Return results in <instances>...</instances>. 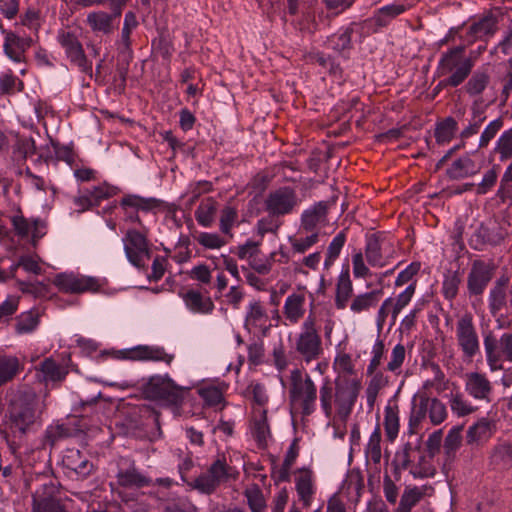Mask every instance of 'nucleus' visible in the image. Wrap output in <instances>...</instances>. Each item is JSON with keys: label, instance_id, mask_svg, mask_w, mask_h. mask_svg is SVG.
Here are the masks:
<instances>
[{"label": "nucleus", "instance_id": "obj_33", "mask_svg": "<svg viewBox=\"0 0 512 512\" xmlns=\"http://www.w3.org/2000/svg\"><path fill=\"white\" fill-rule=\"evenodd\" d=\"M64 463L67 468L73 470L80 477H87L93 469V464L79 450H68L64 457Z\"/></svg>", "mask_w": 512, "mask_h": 512}, {"label": "nucleus", "instance_id": "obj_23", "mask_svg": "<svg viewBox=\"0 0 512 512\" xmlns=\"http://www.w3.org/2000/svg\"><path fill=\"white\" fill-rule=\"evenodd\" d=\"M185 307L194 314H210L214 310V303L210 296L199 290L189 289L180 294Z\"/></svg>", "mask_w": 512, "mask_h": 512}, {"label": "nucleus", "instance_id": "obj_52", "mask_svg": "<svg viewBox=\"0 0 512 512\" xmlns=\"http://www.w3.org/2000/svg\"><path fill=\"white\" fill-rule=\"evenodd\" d=\"M499 166L494 165L482 176L481 181L476 185V194L485 195L492 190L497 183Z\"/></svg>", "mask_w": 512, "mask_h": 512}, {"label": "nucleus", "instance_id": "obj_51", "mask_svg": "<svg viewBox=\"0 0 512 512\" xmlns=\"http://www.w3.org/2000/svg\"><path fill=\"white\" fill-rule=\"evenodd\" d=\"M489 83V75L486 72H475L465 85L466 92L470 96L481 94Z\"/></svg>", "mask_w": 512, "mask_h": 512}, {"label": "nucleus", "instance_id": "obj_41", "mask_svg": "<svg viewBox=\"0 0 512 512\" xmlns=\"http://www.w3.org/2000/svg\"><path fill=\"white\" fill-rule=\"evenodd\" d=\"M20 371L17 357L0 353V386L14 379Z\"/></svg>", "mask_w": 512, "mask_h": 512}, {"label": "nucleus", "instance_id": "obj_38", "mask_svg": "<svg viewBox=\"0 0 512 512\" xmlns=\"http://www.w3.org/2000/svg\"><path fill=\"white\" fill-rule=\"evenodd\" d=\"M40 323V313L36 309L20 313L16 317L15 332L19 335L30 334L34 332Z\"/></svg>", "mask_w": 512, "mask_h": 512}, {"label": "nucleus", "instance_id": "obj_10", "mask_svg": "<svg viewBox=\"0 0 512 512\" xmlns=\"http://www.w3.org/2000/svg\"><path fill=\"white\" fill-rule=\"evenodd\" d=\"M456 339L463 356L472 359L480 351L479 338L471 314H464L456 323Z\"/></svg>", "mask_w": 512, "mask_h": 512}, {"label": "nucleus", "instance_id": "obj_48", "mask_svg": "<svg viewBox=\"0 0 512 512\" xmlns=\"http://www.w3.org/2000/svg\"><path fill=\"white\" fill-rule=\"evenodd\" d=\"M494 153L499 155L500 161H506L512 157V128L505 130L497 139Z\"/></svg>", "mask_w": 512, "mask_h": 512}, {"label": "nucleus", "instance_id": "obj_53", "mask_svg": "<svg viewBox=\"0 0 512 512\" xmlns=\"http://www.w3.org/2000/svg\"><path fill=\"white\" fill-rule=\"evenodd\" d=\"M196 241L205 249L217 250L227 244V241L218 233L200 232L196 236Z\"/></svg>", "mask_w": 512, "mask_h": 512}, {"label": "nucleus", "instance_id": "obj_45", "mask_svg": "<svg viewBox=\"0 0 512 512\" xmlns=\"http://www.w3.org/2000/svg\"><path fill=\"white\" fill-rule=\"evenodd\" d=\"M307 233L306 235L300 233L297 237L290 236L288 238L293 252L303 254L319 241V233L317 231Z\"/></svg>", "mask_w": 512, "mask_h": 512}, {"label": "nucleus", "instance_id": "obj_29", "mask_svg": "<svg viewBox=\"0 0 512 512\" xmlns=\"http://www.w3.org/2000/svg\"><path fill=\"white\" fill-rule=\"evenodd\" d=\"M68 370L51 358L45 359L37 368V376L44 382L61 381L67 375Z\"/></svg>", "mask_w": 512, "mask_h": 512}, {"label": "nucleus", "instance_id": "obj_40", "mask_svg": "<svg viewBox=\"0 0 512 512\" xmlns=\"http://www.w3.org/2000/svg\"><path fill=\"white\" fill-rule=\"evenodd\" d=\"M3 34L5 35L3 47L6 55L14 62H21L25 49L24 40L6 30Z\"/></svg>", "mask_w": 512, "mask_h": 512}, {"label": "nucleus", "instance_id": "obj_12", "mask_svg": "<svg viewBox=\"0 0 512 512\" xmlns=\"http://www.w3.org/2000/svg\"><path fill=\"white\" fill-rule=\"evenodd\" d=\"M122 243L127 260L133 266L141 267L150 253L147 237L135 229H130L122 238Z\"/></svg>", "mask_w": 512, "mask_h": 512}, {"label": "nucleus", "instance_id": "obj_24", "mask_svg": "<svg viewBox=\"0 0 512 512\" xmlns=\"http://www.w3.org/2000/svg\"><path fill=\"white\" fill-rule=\"evenodd\" d=\"M118 15L119 13L110 14L104 11H93L88 13L86 22L94 33L107 35L118 27Z\"/></svg>", "mask_w": 512, "mask_h": 512}, {"label": "nucleus", "instance_id": "obj_28", "mask_svg": "<svg viewBox=\"0 0 512 512\" xmlns=\"http://www.w3.org/2000/svg\"><path fill=\"white\" fill-rule=\"evenodd\" d=\"M491 271L484 263H475L469 273L468 287L471 293L480 294L491 279Z\"/></svg>", "mask_w": 512, "mask_h": 512}, {"label": "nucleus", "instance_id": "obj_27", "mask_svg": "<svg viewBox=\"0 0 512 512\" xmlns=\"http://www.w3.org/2000/svg\"><path fill=\"white\" fill-rule=\"evenodd\" d=\"M466 391L477 400H487L491 393V383L482 374L474 372L466 376Z\"/></svg>", "mask_w": 512, "mask_h": 512}, {"label": "nucleus", "instance_id": "obj_47", "mask_svg": "<svg viewBox=\"0 0 512 512\" xmlns=\"http://www.w3.org/2000/svg\"><path fill=\"white\" fill-rule=\"evenodd\" d=\"M457 122L448 117L441 123H439L435 130V138L438 144H446L449 143L454 137L457 131Z\"/></svg>", "mask_w": 512, "mask_h": 512}, {"label": "nucleus", "instance_id": "obj_59", "mask_svg": "<svg viewBox=\"0 0 512 512\" xmlns=\"http://www.w3.org/2000/svg\"><path fill=\"white\" fill-rule=\"evenodd\" d=\"M352 271L355 278H367L371 276V271L365 263L364 255L361 251H357L352 255Z\"/></svg>", "mask_w": 512, "mask_h": 512}, {"label": "nucleus", "instance_id": "obj_60", "mask_svg": "<svg viewBox=\"0 0 512 512\" xmlns=\"http://www.w3.org/2000/svg\"><path fill=\"white\" fill-rule=\"evenodd\" d=\"M503 126L500 118L494 119L485 127L479 139V147H486L490 141L496 136Z\"/></svg>", "mask_w": 512, "mask_h": 512}, {"label": "nucleus", "instance_id": "obj_61", "mask_svg": "<svg viewBox=\"0 0 512 512\" xmlns=\"http://www.w3.org/2000/svg\"><path fill=\"white\" fill-rule=\"evenodd\" d=\"M93 201L97 205L101 200L112 197L117 194V188L107 183H102L87 190Z\"/></svg>", "mask_w": 512, "mask_h": 512}, {"label": "nucleus", "instance_id": "obj_44", "mask_svg": "<svg viewBox=\"0 0 512 512\" xmlns=\"http://www.w3.org/2000/svg\"><path fill=\"white\" fill-rule=\"evenodd\" d=\"M496 29L495 20L491 17H486L478 22L473 23L469 28L471 40L484 39L491 36Z\"/></svg>", "mask_w": 512, "mask_h": 512}, {"label": "nucleus", "instance_id": "obj_58", "mask_svg": "<svg viewBox=\"0 0 512 512\" xmlns=\"http://www.w3.org/2000/svg\"><path fill=\"white\" fill-rule=\"evenodd\" d=\"M449 404L453 414L458 417L469 415L474 411L473 406L468 403L459 393L452 395L449 400Z\"/></svg>", "mask_w": 512, "mask_h": 512}, {"label": "nucleus", "instance_id": "obj_20", "mask_svg": "<svg viewBox=\"0 0 512 512\" xmlns=\"http://www.w3.org/2000/svg\"><path fill=\"white\" fill-rule=\"evenodd\" d=\"M294 482L299 500L302 502L304 507H309L316 492L313 472L309 469L298 470L295 475Z\"/></svg>", "mask_w": 512, "mask_h": 512}, {"label": "nucleus", "instance_id": "obj_6", "mask_svg": "<svg viewBox=\"0 0 512 512\" xmlns=\"http://www.w3.org/2000/svg\"><path fill=\"white\" fill-rule=\"evenodd\" d=\"M295 349L306 363L318 359L323 353L321 336L316 328L315 318L311 315L301 325L295 340Z\"/></svg>", "mask_w": 512, "mask_h": 512}, {"label": "nucleus", "instance_id": "obj_3", "mask_svg": "<svg viewBox=\"0 0 512 512\" xmlns=\"http://www.w3.org/2000/svg\"><path fill=\"white\" fill-rule=\"evenodd\" d=\"M447 417V407L440 399L431 397L424 391H417L411 399L408 432L416 434L425 421L433 426L441 425Z\"/></svg>", "mask_w": 512, "mask_h": 512}, {"label": "nucleus", "instance_id": "obj_37", "mask_svg": "<svg viewBox=\"0 0 512 512\" xmlns=\"http://www.w3.org/2000/svg\"><path fill=\"white\" fill-rule=\"evenodd\" d=\"M175 385L170 377L155 375L152 376L146 387L147 393L154 398H166L174 390Z\"/></svg>", "mask_w": 512, "mask_h": 512}, {"label": "nucleus", "instance_id": "obj_5", "mask_svg": "<svg viewBox=\"0 0 512 512\" xmlns=\"http://www.w3.org/2000/svg\"><path fill=\"white\" fill-rule=\"evenodd\" d=\"M317 386L309 375L304 378L300 370L291 372L290 400L304 416H309L317 408Z\"/></svg>", "mask_w": 512, "mask_h": 512}, {"label": "nucleus", "instance_id": "obj_31", "mask_svg": "<svg viewBox=\"0 0 512 512\" xmlns=\"http://www.w3.org/2000/svg\"><path fill=\"white\" fill-rule=\"evenodd\" d=\"M226 388L224 383L206 382L198 387L197 392L206 405L217 406L222 403Z\"/></svg>", "mask_w": 512, "mask_h": 512}, {"label": "nucleus", "instance_id": "obj_62", "mask_svg": "<svg viewBox=\"0 0 512 512\" xmlns=\"http://www.w3.org/2000/svg\"><path fill=\"white\" fill-rule=\"evenodd\" d=\"M384 352V342L382 339H380V337H377L371 349V359L367 368L368 372L372 373L375 369L379 367L384 356Z\"/></svg>", "mask_w": 512, "mask_h": 512}, {"label": "nucleus", "instance_id": "obj_22", "mask_svg": "<svg viewBox=\"0 0 512 512\" xmlns=\"http://www.w3.org/2000/svg\"><path fill=\"white\" fill-rule=\"evenodd\" d=\"M250 433L258 447H266L271 439L266 409H254L250 424Z\"/></svg>", "mask_w": 512, "mask_h": 512}, {"label": "nucleus", "instance_id": "obj_30", "mask_svg": "<svg viewBox=\"0 0 512 512\" xmlns=\"http://www.w3.org/2000/svg\"><path fill=\"white\" fill-rule=\"evenodd\" d=\"M326 219V204L319 202L305 210L301 216V230L315 231V228Z\"/></svg>", "mask_w": 512, "mask_h": 512}, {"label": "nucleus", "instance_id": "obj_63", "mask_svg": "<svg viewBox=\"0 0 512 512\" xmlns=\"http://www.w3.org/2000/svg\"><path fill=\"white\" fill-rule=\"evenodd\" d=\"M405 354V347L402 344L395 345L392 349L387 369L391 372H398L405 360Z\"/></svg>", "mask_w": 512, "mask_h": 512}, {"label": "nucleus", "instance_id": "obj_8", "mask_svg": "<svg viewBox=\"0 0 512 512\" xmlns=\"http://www.w3.org/2000/svg\"><path fill=\"white\" fill-rule=\"evenodd\" d=\"M54 284L59 290L66 293H96L103 288L105 280L94 276L69 272L58 274L54 278Z\"/></svg>", "mask_w": 512, "mask_h": 512}, {"label": "nucleus", "instance_id": "obj_1", "mask_svg": "<svg viewBox=\"0 0 512 512\" xmlns=\"http://www.w3.org/2000/svg\"><path fill=\"white\" fill-rule=\"evenodd\" d=\"M336 373L332 381L329 377L322 380L319 388V402L323 415L327 419L337 418L345 421L351 415L362 389L361 379L352 376L354 363L352 356L340 344L336 346L333 360Z\"/></svg>", "mask_w": 512, "mask_h": 512}, {"label": "nucleus", "instance_id": "obj_39", "mask_svg": "<svg viewBox=\"0 0 512 512\" xmlns=\"http://www.w3.org/2000/svg\"><path fill=\"white\" fill-rule=\"evenodd\" d=\"M493 434L492 423L487 419H481L474 425L470 426L467 431V443L479 444L487 441Z\"/></svg>", "mask_w": 512, "mask_h": 512}, {"label": "nucleus", "instance_id": "obj_13", "mask_svg": "<svg viewBox=\"0 0 512 512\" xmlns=\"http://www.w3.org/2000/svg\"><path fill=\"white\" fill-rule=\"evenodd\" d=\"M11 224L15 233L22 237H30L33 245L47 234L48 224L42 218H26L21 214H16L11 217Z\"/></svg>", "mask_w": 512, "mask_h": 512}, {"label": "nucleus", "instance_id": "obj_7", "mask_svg": "<svg viewBox=\"0 0 512 512\" xmlns=\"http://www.w3.org/2000/svg\"><path fill=\"white\" fill-rule=\"evenodd\" d=\"M236 475V471L224 460L217 459L207 472L198 476L194 481L187 482V485L201 494H211L221 483L226 482L229 478H235Z\"/></svg>", "mask_w": 512, "mask_h": 512}, {"label": "nucleus", "instance_id": "obj_32", "mask_svg": "<svg viewBox=\"0 0 512 512\" xmlns=\"http://www.w3.org/2000/svg\"><path fill=\"white\" fill-rule=\"evenodd\" d=\"M479 172V167L469 156H463L455 160L447 170L451 179H463Z\"/></svg>", "mask_w": 512, "mask_h": 512}, {"label": "nucleus", "instance_id": "obj_56", "mask_svg": "<svg viewBox=\"0 0 512 512\" xmlns=\"http://www.w3.org/2000/svg\"><path fill=\"white\" fill-rule=\"evenodd\" d=\"M238 212L231 206H226L221 211L220 231L225 235L231 236V230L236 225Z\"/></svg>", "mask_w": 512, "mask_h": 512}, {"label": "nucleus", "instance_id": "obj_11", "mask_svg": "<svg viewBox=\"0 0 512 512\" xmlns=\"http://www.w3.org/2000/svg\"><path fill=\"white\" fill-rule=\"evenodd\" d=\"M484 348L490 369L500 370L502 358L512 361V334H503L499 342L488 335L484 338Z\"/></svg>", "mask_w": 512, "mask_h": 512}, {"label": "nucleus", "instance_id": "obj_17", "mask_svg": "<svg viewBox=\"0 0 512 512\" xmlns=\"http://www.w3.org/2000/svg\"><path fill=\"white\" fill-rule=\"evenodd\" d=\"M120 206L125 213V219L130 222H138L137 211L149 212L160 207V201L156 198H144L138 195H127L122 198Z\"/></svg>", "mask_w": 512, "mask_h": 512}, {"label": "nucleus", "instance_id": "obj_49", "mask_svg": "<svg viewBox=\"0 0 512 512\" xmlns=\"http://www.w3.org/2000/svg\"><path fill=\"white\" fill-rule=\"evenodd\" d=\"M376 301L372 292H365L356 295L350 302L349 308L354 315L367 312L375 306Z\"/></svg>", "mask_w": 512, "mask_h": 512}, {"label": "nucleus", "instance_id": "obj_42", "mask_svg": "<svg viewBox=\"0 0 512 512\" xmlns=\"http://www.w3.org/2000/svg\"><path fill=\"white\" fill-rule=\"evenodd\" d=\"M217 211L216 202L208 198L200 203L195 210V219L202 227H211Z\"/></svg>", "mask_w": 512, "mask_h": 512}, {"label": "nucleus", "instance_id": "obj_4", "mask_svg": "<svg viewBox=\"0 0 512 512\" xmlns=\"http://www.w3.org/2000/svg\"><path fill=\"white\" fill-rule=\"evenodd\" d=\"M472 67L471 59L464 56L463 46H456L450 49L442 55L438 63L437 71L439 75L450 74L441 84L452 87L458 86L469 75Z\"/></svg>", "mask_w": 512, "mask_h": 512}, {"label": "nucleus", "instance_id": "obj_36", "mask_svg": "<svg viewBox=\"0 0 512 512\" xmlns=\"http://www.w3.org/2000/svg\"><path fill=\"white\" fill-rule=\"evenodd\" d=\"M434 489L430 485L407 486L401 496L399 505L410 510L425 496H431Z\"/></svg>", "mask_w": 512, "mask_h": 512}, {"label": "nucleus", "instance_id": "obj_21", "mask_svg": "<svg viewBox=\"0 0 512 512\" xmlns=\"http://www.w3.org/2000/svg\"><path fill=\"white\" fill-rule=\"evenodd\" d=\"M306 292L298 290L287 296L283 305V314L290 324H297L306 311Z\"/></svg>", "mask_w": 512, "mask_h": 512}, {"label": "nucleus", "instance_id": "obj_15", "mask_svg": "<svg viewBox=\"0 0 512 512\" xmlns=\"http://www.w3.org/2000/svg\"><path fill=\"white\" fill-rule=\"evenodd\" d=\"M119 358L132 361H156L170 365L174 355L167 353L163 347L155 345H138L119 352Z\"/></svg>", "mask_w": 512, "mask_h": 512}, {"label": "nucleus", "instance_id": "obj_43", "mask_svg": "<svg viewBox=\"0 0 512 512\" xmlns=\"http://www.w3.org/2000/svg\"><path fill=\"white\" fill-rule=\"evenodd\" d=\"M416 289V283L411 282L404 291L399 293L396 298H393L391 309V325L396 323L397 317L400 312L410 303Z\"/></svg>", "mask_w": 512, "mask_h": 512}, {"label": "nucleus", "instance_id": "obj_50", "mask_svg": "<svg viewBox=\"0 0 512 512\" xmlns=\"http://www.w3.org/2000/svg\"><path fill=\"white\" fill-rule=\"evenodd\" d=\"M346 242V235L344 232L338 233L328 245L326 251V257L324 261V267L329 268L334 264L336 259L339 257L342 248Z\"/></svg>", "mask_w": 512, "mask_h": 512}, {"label": "nucleus", "instance_id": "obj_34", "mask_svg": "<svg viewBox=\"0 0 512 512\" xmlns=\"http://www.w3.org/2000/svg\"><path fill=\"white\" fill-rule=\"evenodd\" d=\"M383 424L387 440L394 442L400 430V412L398 405L387 404L385 406Z\"/></svg>", "mask_w": 512, "mask_h": 512}, {"label": "nucleus", "instance_id": "obj_46", "mask_svg": "<svg viewBox=\"0 0 512 512\" xmlns=\"http://www.w3.org/2000/svg\"><path fill=\"white\" fill-rule=\"evenodd\" d=\"M118 481L121 485L127 487H144L151 484V480L136 469H128L118 474Z\"/></svg>", "mask_w": 512, "mask_h": 512}, {"label": "nucleus", "instance_id": "obj_57", "mask_svg": "<svg viewBox=\"0 0 512 512\" xmlns=\"http://www.w3.org/2000/svg\"><path fill=\"white\" fill-rule=\"evenodd\" d=\"M23 83L10 70L3 71L0 75V89L3 93H15L21 91Z\"/></svg>", "mask_w": 512, "mask_h": 512}, {"label": "nucleus", "instance_id": "obj_35", "mask_svg": "<svg viewBox=\"0 0 512 512\" xmlns=\"http://www.w3.org/2000/svg\"><path fill=\"white\" fill-rule=\"evenodd\" d=\"M70 500L61 501L53 497H33L32 512H69Z\"/></svg>", "mask_w": 512, "mask_h": 512}, {"label": "nucleus", "instance_id": "obj_19", "mask_svg": "<svg viewBox=\"0 0 512 512\" xmlns=\"http://www.w3.org/2000/svg\"><path fill=\"white\" fill-rule=\"evenodd\" d=\"M245 328L249 332H265L269 328V317L264 305L258 300H252L247 306Z\"/></svg>", "mask_w": 512, "mask_h": 512}, {"label": "nucleus", "instance_id": "obj_55", "mask_svg": "<svg viewBox=\"0 0 512 512\" xmlns=\"http://www.w3.org/2000/svg\"><path fill=\"white\" fill-rule=\"evenodd\" d=\"M138 25L137 18L134 13L128 12L125 14L123 28L121 31V39L119 41V47L121 49H128L130 46V34L133 29Z\"/></svg>", "mask_w": 512, "mask_h": 512}, {"label": "nucleus", "instance_id": "obj_64", "mask_svg": "<svg viewBox=\"0 0 512 512\" xmlns=\"http://www.w3.org/2000/svg\"><path fill=\"white\" fill-rule=\"evenodd\" d=\"M492 459L495 463L508 464L512 462V443H502L498 445L493 454Z\"/></svg>", "mask_w": 512, "mask_h": 512}, {"label": "nucleus", "instance_id": "obj_25", "mask_svg": "<svg viewBox=\"0 0 512 512\" xmlns=\"http://www.w3.org/2000/svg\"><path fill=\"white\" fill-rule=\"evenodd\" d=\"M462 430L463 426H453L447 433L444 444V463L443 468L446 470L450 468L456 459V454L462 444Z\"/></svg>", "mask_w": 512, "mask_h": 512}, {"label": "nucleus", "instance_id": "obj_26", "mask_svg": "<svg viewBox=\"0 0 512 512\" xmlns=\"http://www.w3.org/2000/svg\"><path fill=\"white\" fill-rule=\"evenodd\" d=\"M353 295V284L348 270H343L337 277L334 304L338 310L345 309Z\"/></svg>", "mask_w": 512, "mask_h": 512}, {"label": "nucleus", "instance_id": "obj_54", "mask_svg": "<svg viewBox=\"0 0 512 512\" xmlns=\"http://www.w3.org/2000/svg\"><path fill=\"white\" fill-rule=\"evenodd\" d=\"M366 454L375 463L379 462L381 459V430L379 425H376L370 434L366 445Z\"/></svg>", "mask_w": 512, "mask_h": 512}, {"label": "nucleus", "instance_id": "obj_14", "mask_svg": "<svg viewBox=\"0 0 512 512\" xmlns=\"http://www.w3.org/2000/svg\"><path fill=\"white\" fill-rule=\"evenodd\" d=\"M297 206V196L291 188H279L265 199V208L273 216L289 214Z\"/></svg>", "mask_w": 512, "mask_h": 512}, {"label": "nucleus", "instance_id": "obj_18", "mask_svg": "<svg viewBox=\"0 0 512 512\" xmlns=\"http://www.w3.org/2000/svg\"><path fill=\"white\" fill-rule=\"evenodd\" d=\"M414 6L413 0H395L393 3L379 8L368 22L376 29L388 25L395 17Z\"/></svg>", "mask_w": 512, "mask_h": 512}, {"label": "nucleus", "instance_id": "obj_2", "mask_svg": "<svg viewBox=\"0 0 512 512\" xmlns=\"http://www.w3.org/2000/svg\"><path fill=\"white\" fill-rule=\"evenodd\" d=\"M42 408L33 392L19 393L10 402L5 425L14 436H24L41 426Z\"/></svg>", "mask_w": 512, "mask_h": 512}, {"label": "nucleus", "instance_id": "obj_9", "mask_svg": "<svg viewBox=\"0 0 512 512\" xmlns=\"http://www.w3.org/2000/svg\"><path fill=\"white\" fill-rule=\"evenodd\" d=\"M396 256L394 243L375 234L366 237L365 258L368 265L375 268H383Z\"/></svg>", "mask_w": 512, "mask_h": 512}, {"label": "nucleus", "instance_id": "obj_16", "mask_svg": "<svg viewBox=\"0 0 512 512\" xmlns=\"http://www.w3.org/2000/svg\"><path fill=\"white\" fill-rule=\"evenodd\" d=\"M57 41L65 50L66 56L72 63L77 65L81 70H86L88 68L84 50L78 38L77 30H60L57 35Z\"/></svg>", "mask_w": 512, "mask_h": 512}]
</instances>
